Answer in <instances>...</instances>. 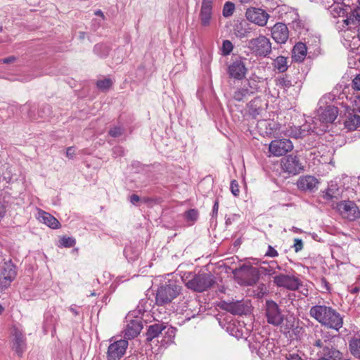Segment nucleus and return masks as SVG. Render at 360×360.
I'll return each mask as SVG.
<instances>
[{
    "mask_svg": "<svg viewBox=\"0 0 360 360\" xmlns=\"http://www.w3.org/2000/svg\"><path fill=\"white\" fill-rule=\"evenodd\" d=\"M315 338L310 342L311 350L319 358L317 360H340L342 353L334 347V338L328 332L322 330H316Z\"/></svg>",
    "mask_w": 360,
    "mask_h": 360,
    "instance_id": "f257e3e1",
    "label": "nucleus"
},
{
    "mask_svg": "<svg viewBox=\"0 0 360 360\" xmlns=\"http://www.w3.org/2000/svg\"><path fill=\"white\" fill-rule=\"evenodd\" d=\"M309 315L321 325L338 331L342 327V316L331 307L317 304L310 308Z\"/></svg>",
    "mask_w": 360,
    "mask_h": 360,
    "instance_id": "f03ea898",
    "label": "nucleus"
},
{
    "mask_svg": "<svg viewBox=\"0 0 360 360\" xmlns=\"http://www.w3.org/2000/svg\"><path fill=\"white\" fill-rule=\"evenodd\" d=\"M181 278L188 289L198 292L207 290L216 283L215 277L210 273L186 272Z\"/></svg>",
    "mask_w": 360,
    "mask_h": 360,
    "instance_id": "7ed1b4c3",
    "label": "nucleus"
},
{
    "mask_svg": "<svg viewBox=\"0 0 360 360\" xmlns=\"http://www.w3.org/2000/svg\"><path fill=\"white\" fill-rule=\"evenodd\" d=\"M338 114V108L334 105H327L324 108L320 107L318 110L319 124L314 122V126L310 127L311 132L319 134L326 131L327 129L326 124L332 123L336 119Z\"/></svg>",
    "mask_w": 360,
    "mask_h": 360,
    "instance_id": "20e7f679",
    "label": "nucleus"
},
{
    "mask_svg": "<svg viewBox=\"0 0 360 360\" xmlns=\"http://www.w3.org/2000/svg\"><path fill=\"white\" fill-rule=\"evenodd\" d=\"M181 292V286L175 282L169 281L160 286L156 292L155 302L158 305L163 306L169 304Z\"/></svg>",
    "mask_w": 360,
    "mask_h": 360,
    "instance_id": "39448f33",
    "label": "nucleus"
},
{
    "mask_svg": "<svg viewBox=\"0 0 360 360\" xmlns=\"http://www.w3.org/2000/svg\"><path fill=\"white\" fill-rule=\"evenodd\" d=\"M249 50L257 56L266 57L272 51L271 43L265 36L259 35L249 41Z\"/></svg>",
    "mask_w": 360,
    "mask_h": 360,
    "instance_id": "423d86ee",
    "label": "nucleus"
},
{
    "mask_svg": "<svg viewBox=\"0 0 360 360\" xmlns=\"http://www.w3.org/2000/svg\"><path fill=\"white\" fill-rule=\"evenodd\" d=\"M274 283L279 288L295 291L302 285L300 279L293 274H280L274 277Z\"/></svg>",
    "mask_w": 360,
    "mask_h": 360,
    "instance_id": "0eeeda50",
    "label": "nucleus"
},
{
    "mask_svg": "<svg viewBox=\"0 0 360 360\" xmlns=\"http://www.w3.org/2000/svg\"><path fill=\"white\" fill-rule=\"evenodd\" d=\"M17 275L16 266L11 259L5 262L0 268V290L10 286Z\"/></svg>",
    "mask_w": 360,
    "mask_h": 360,
    "instance_id": "6e6552de",
    "label": "nucleus"
},
{
    "mask_svg": "<svg viewBox=\"0 0 360 360\" xmlns=\"http://www.w3.org/2000/svg\"><path fill=\"white\" fill-rule=\"evenodd\" d=\"M282 170L290 175H297L304 169L300 158L293 154L285 156L281 160Z\"/></svg>",
    "mask_w": 360,
    "mask_h": 360,
    "instance_id": "1a4fd4ad",
    "label": "nucleus"
},
{
    "mask_svg": "<svg viewBox=\"0 0 360 360\" xmlns=\"http://www.w3.org/2000/svg\"><path fill=\"white\" fill-rule=\"evenodd\" d=\"M111 343L108 347L107 360H120L122 358L128 347V341L125 339H120L112 342V338L110 340Z\"/></svg>",
    "mask_w": 360,
    "mask_h": 360,
    "instance_id": "9d476101",
    "label": "nucleus"
},
{
    "mask_svg": "<svg viewBox=\"0 0 360 360\" xmlns=\"http://www.w3.org/2000/svg\"><path fill=\"white\" fill-rule=\"evenodd\" d=\"M337 209L342 217L349 220H354L359 217L360 212L354 202L343 200L338 203Z\"/></svg>",
    "mask_w": 360,
    "mask_h": 360,
    "instance_id": "9b49d317",
    "label": "nucleus"
},
{
    "mask_svg": "<svg viewBox=\"0 0 360 360\" xmlns=\"http://www.w3.org/2000/svg\"><path fill=\"white\" fill-rule=\"evenodd\" d=\"M293 144L290 140L287 139H276L272 141L269 146V151L274 156H282L291 151Z\"/></svg>",
    "mask_w": 360,
    "mask_h": 360,
    "instance_id": "f8f14e48",
    "label": "nucleus"
},
{
    "mask_svg": "<svg viewBox=\"0 0 360 360\" xmlns=\"http://www.w3.org/2000/svg\"><path fill=\"white\" fill-rule=\"evenodd\" d=\"M266 317L268 323L274 326H279L283 321L278 305L272 300L266 301Z\"/></svg>",
    "mask_w": 360,
    "mask_h": 360,
    "instance_id": "ddd939ff",
    "label": "nucleus"
},
{
    "mask_svg": "<svg viewBox=\"0 0 360 360\" xmlns=\"http://www.w3.org/2000/svg\"><path fill=\"white\" fill-rule=\"evenodd\" d=\"M219 307L234 315L246 314L248 305L243 300H236L232 302L221 301Z\"/></svg>",
    "mask_w": 360,
    "mask_h": 360,
    "instance_id": "4468645a",
    "label": "nucleus"
},
{
    "mask_svg": "<svg viewBox=\"0 0 360 360\" xmlns=\"http://www.w3.org/2000/svg\"><path fill=\"white\" fill-rule=\"evenodd\" d=\"M213 0H202L199 13L200 24L202 27L210 25L212 18Z\"/></svg>",
    "mask_w": 360,
    "mask_h": 360,
    "instance_id": "2eb2a0df",
    "label": "nucleus"
},
{
    "mask_svg": "<svg viewBox=\"0 0 360 360\" xmlns=\"http://www.w3.org/2000/svg\"><path fill=\"white\" fill-rule=\"evenodd\" d=\"M271 37L278 44H285L289 37L287 25L282 22L276 23L271 30Z\"/></svg>",
    "mask_w": 360,
    "mask_h": 360,
    "instance_id": "dca6fc26",
    "label": "nucleus"
},
{
    "mask_svg": "<svg viewBox=\"0 0 360 360\" xmlns=\"http://www.w3.org/2000/svg\"><path fill=\"white\" fill-rule=\"evenodd\" d=\"M269 15L261 8H249V21L263 27L266 25Z\"/></svg>",
    "mask_w": 360,
    "mask_h": 360,
    "instance_id": "f3484780",
    "label": "nucleus"
},
{
    "mask_svg": "<svg viewBox=\"0 0 360 360\" xmlns=\"http://www.w3.org/2000/svg\"><path fill=\"white\" fill-rule=\"evenodd\" d=\"M246 68L241 58H237L229 67V73L231 77L241 79L245 75Z\"/></svg>",
    "mask_w": 360,
    "mask_h": 360,
    "instance_id": "a211bd4d",
    "label": "nucleus"
},
{
    "mask_svg": "<svg viewBox=\"0 0 360 360\" xmlns=\"http://www.w3.org/2000/svg\"><path fill=\"white\" fill-rule=\"evenodd\" d=\"M143 328L141 321L136 318L129 321L124 330V338L127 339H133L136 337Z\"/></svg>",
    "mask_w": 360,
    "mask_h": 360,
    "instance_id": "6ab92c4d",
    "label": "nucleus"
},
{
    "mask_svg": "<svg viewBox=\"0 0 360 360\" xmlns=\"http://www.w3.org/2000/svg\"><path fill=\"white\" fill-rule=\"evenodd\" d=\"M295 18L290 23V27L295 32L298 37L302 39L306 40L305 35L308 32L307 23L300 18L297 13H293Z\"/></svg>",
    "mask_w": 360,
    "mask_h": 360,
    "instance_id": "aec40b11",
    "label": "nucleus"
},
{
    "mask_svg": "<svg viewBox=\"0 0 360 360\" xmlns=\"http://www.w3.org/2000/svg\"><path fill=\"white\" fill-rule=\"evenodd\" d=\"M277 124L273 121L262 120L257 122V129L259 133L263 136L273 135L277 129Z\"/></svg>",
    "mask_w": 360,
    "mask_h": 360,
    "instance_id": "412c9836",
    "label": "nucleus"
},
{
    "mask_svg": "<svg viewBox=\"0 0 360 360\" xmlns=\"http://www.w3.org/2000/svg\"><path fill=\"white\" fill-rule=\"evenodd\" d=\"M257 259H249V286L256 284L263 273L260 271V265L253 266V264H258Z\"/></svg>",
    "mask_w": 360,
    "mask_h": 360,
    "instance_id": "4be33fe9",
    "label": "nucleus"
},
{
    "mask_svg": "<svg viewBox=\"0 0 360 360\" xmlns=\"http://www.w3.org/2000/svg\"><path fill=\"white\" fill-rule=\"evenodd\" d=\"M309 42V41L305 43L298 42L294 46L292 55L294 61L300 63L304 60L307 52L306 44Z\"/></svg>",
    "mask_w": 360,
    "mask_h": 360,
    "instance_id": "5701e85b",
    "label": "nucleus"
},
{
    "mask_svg": "<svg viewBox=\"0 0 360 360\" xmlns=\"http://www.w3.org/2000/svg\"><path fill=\"white\" fill-rule=\"evenodd\" d=\"M235 280L240 285H248V266L243 264L233 270Z\"/></svg>",
    "mask_w": 360,
    "mask_h": 360,
    "instance_id": "b1692460",
    "label": "nucleus"
},
{
    "mask_svg": "<svg viewBox=\"0 0 360 360\" xmlns=\"http://www.w3.org/2000/svg\"><path fill=\"white\" fill-rule=\"evenodd\" d=\"M39 219L44 224L53 229H58L60 226V222L56 218L44 211L41 210L39 212Z\"/></svg>",
    "mask_w": 360,
    "mask_h": 360,
    "instance_id": "393cba45",
    "label": "nucleus"
},
{
    "mask_svg": "<svg viewBox=\"0 0 360 360\" xmlns=\"http://www.w3.org/2000/svg\"><path fill=\"white\" fill-rule=\"evenodd\" d=\"M165 328V323H155L148 326L147 330L146 340L151 341L154 338L159 336L160 334H162L164 329Z\"/></svg>",
    "mask_w": 360,
    "mask_h": 360,
    "instance_id": "a878e982",
    "label": "nucleus"
},
{
    "mask_svg": "<svg viewBox=\"0 0 360 360\" xmlns=\"http://www.w3.org/2000/svg\"><path fill=\"white\" fill-rule=\"evenodd\" d=\"M317 179L312 176H306L304 177L300 178L297 182V186L300 188L304 191H311L315 187H316L318 184Z\"/></svg>",
    "mask_w": 360,
    "mask_h": 360,
    "instance_id": "bb28decb",
    "label": "nucleus"
},
{
    "mask_svg": "<svg viewBox=\"0 0 360 360\" xmlns=\"http://www.w3.org/2000/svg\"><path fill=\"white\" fill-rule=\"evenodd\" d=\"M266 104L260 98V97H255L250 102L249 105V115L256 116L264 109V105Z\"/></svg>",
    "mask_w": 360,
    "mask_h": 360,
    "instance_id": "cd10ccee",
    "label": "nucleus"
},
{
    "mask_svg": "<svg viewBox=\"0 0 360 360\" xmlns=\"http://www.w3.org/2000/svg\"><path fill=\"white\" fill-rule=\"evenodd\" d=\"M26 344L23 335L20 333H15L13 342V349L15 352L21 356L25 350Z\"/></svg>",
    "mask_w": 360,
    "mask_h": 360,
    "instance_id": "c85d7f7f",
    "label": "nucleus"
},
{
    "mask_svg": "<svg viewBox=\"0 0 360 360\" xmlns=\"http://www.w3.org/2000/svg\"><path fill=\"white\" fill-rule=\"evenodd\" d=\"M311 132V130L308 129V125H304L302 127H295L288 130L287 134L291 137L299 139L305 136L308 133Z\"/></svg>",
    "mask_w": 360,
    "mask_h": 360,
    "instance_id": "c756f323",
    "label": "nucleus"
},
{
    "mask_svg": "<svg viewBox=\"0 0 360 360\" xmlns=\"http://www.w3.org/2000/svg\"><path fill=\"white\" fill-rule=\"evenodd\" d=\"M345 127L352 131L360 126V116L358 115L349 114L345 121Z\"/></svg>",
    "mask_w": 360,
    "mask_h": 360,
    "instance_id": "7c9ffc66",
    "label": "nucleus"
},
{
    "mask_svg": "<svg viewBox=\"0 0 360 360\" xmlns=\"http://www.w3.org/2000/svg\"><path fill=\"white\" fill-rule=\"evenodd\" d=\"M274 68L279 72H284L288 68V58L284 56H277L273 61Z\"/></svg>",
    "mask_w": 360,
    "mask_h": 360,
    "instance_id": "2f4dec72",
    "label": "nucleus"
},
{
    "mask_svg": "<svg viewBox=\"0 0 360 360\" xmlns=\"http://www.w3.org/2000/svg\"><path fill=\"white\" fill-rule=\"evenodd\" d=\"M252 288L249 289V292L251 291V295L257 298H262L266 295L268 292V289L265 284L259 283L258 285H252Z\"/></svg>",
    "mask_w": 360,
    "mask_h": 360,
    "instance_id": "473e14b6",
    "label": "nucleus"
},
{
    "mask_svg": "<svg viewBox=\"0 0 360 360\" xmlns=\"http://www.w3.org/2000/svg\"><path fill=\"white\" fill-rule=\"evenodd\" d=\"M264 81L262 77H251L249 79V94H253L263 87Z\"/></svg>",
    "mask_w": 360,
    "mask_h": 360,
    "instance_id": "72a5a7b5",
    "label": "nucleus"
},
{
    "mask_svg": "<svg viewBox=\"0 0 360 360\" xmlns=\"http://www.w3.org/2000/svg\"><path fill=\"white\" fill-rule=\"evenodd\" d=\"M275 84L278 88L283 89L284 92L292 86L291 80L287 75L277 77L275 79Z\"/></svg>",
    "mask_w": 360,
    "mask_h": 360,
    "instance_id": "f704fd0d",
    "label": "nucleus"
},
{
    "mask_svg": "<svg viewBox=\"0 0 360 360\" xmlns=\"http://www.w3.org/2000/svg\"><path fill=\"white\" fill-rule=\"evenodd\" d=\"M349 347L351 354L357 359H360V338H352L349 342Z\"/></svg>",
    "mask_w": 360,
    "mask_h": 360,
    "instance_id": "c9c22d12",
    "label": "nucleus"
},
{
    "mask_svg": "<svg viewBox=\"0 0 360 360\" xmlns=\"http://www.w3.org/2000/svg\"><path fill=\"white\" fill-rule=\"evenodd\" d=\"M247 25L245 20L235 25L234 33L237 37L242 39L246 37L248 33Z\"/></svg>",
    "mask_w": 360,
    "mask_h": 360,
    "instance_id": "e433bc0d",
    "label": "nucleus"
},
{
    "mask_svg": "<svg viewBox=\"0 0 360 360\" xmlns=\"http://www.w3.org/2000/svg\"><path fill=\"white\" fill-rule=\"evenodd\" d=\"M331 14L334 18L345 16L347 14V9L349 6H347L346 8H343V6L340 4H335L333 5L331 7Z\"/></svg>",
    "mask_w": 360,
    "mask_h": 360,
    "instance_id": "4c0bfd02",
    "label": "nucleus"
},
{
    "mask_svg": "<svg viewBox=\"0 0 360 360\" xmlns=\"http://www.w3.org/2000/svg\"><path fill=\"white\" fill-rule=\"evenodd\" d=\"M94 52L101 58H105L110 53V48L104 44H98L94 47Z\"/></svg>",
    "mask_w": 360,
    "mask_h": 360,
    "instance_id": "58836bf2",
    "label": "nucleus"
},
{
    "mask_svg": "<svg viewBox=\"0 0 360 360\" xmlns=\"http://www.w3.org/2000/svg\"><path fill=\"white\" fill-rule=\"evenodd\" d=\"M341 192V188H338L336 184L331 183L328 187L326 195L328 198H338Z\"/></svg>",
    "mask_w": 360,
    "mask_h": 360,
    "instance_id": "ea45409f",
    "label": "nucleus"
},
{
    "mask_svg": "<svg viewBox=\"0 0 360 360\" xmlns=\"http://www.w3.org/2000/svg\"><path fill=\"white\" fill-rule=\"evenodd\" d=\"M176 329L171 326L165 325V328L164 329L162 334H164L165 341L167 342H172L175 337Z\"/></svg>",
    "mask_w": 360,
    "mask_h": 360,
    "instance_id": "a19ab883",
    "label": "nucleus"
},
{
    "mask_svg": "<svg viewBox=\"0 0 360 360\" xmlns=\"http://www.w3.org/2000/svg\"><path fill=\"white\" fill-rule=\"evenodd\" d=\"M235 10V5L231 1H227L224 4L222 11L223 16L225 18H229L231 16Z\"/></svg>",
    "mask_w": 360,
    "mask_h": 360,
    "instance_id": "79ce46f5",
    "label": "nucleus"
},
{
    "mask_svg": "<svg viewBox=\"0 0 360 360\" xmlns=\"http://www.w3.org/2000/svg\"><path fill=\"white\" fill-rule=\"evenodd\" d=\"M112 85V80L110 79H108V78L98 80L96 82L97 87L102 91L108 90Z\"/></svg>",
    "mask_w": 360,
    "mask_h": 360,
    "instance_id": "37998d69",
    "label": "nucleus"
},
{
    "mask_svg": "<svg viewBox=\"0 0 360 360\" xmlns=\"http://www.w3.org/2000/svg\"><path fill=\"white\" fill-rule=\"evenodd\" d=\"M248 95V89L241 88L237 89L233 95V98L238 102L243 101Z\"/></svg>",
    "mask_w": 360,
    "mask_h": 360,
    "instance_id": "c03bdc74",
    "label": "nucleus"
},
{
    "mask_svg": "<svg viewBox=\"0 0 360 360\" xmlns=\"http://www.w3.org/2000/svg\"><path fill=\"white\" fill-rule=\"evenodd\" d=\"M60 245L65 248H72L75 243V239L72 237L63 236L60 240Z\"/></svg>",
    "mask_w": 360,
    "mask_h": 360,
    "instance_id": "a18cd8bd",
    "label": "nucleus"
},
{
    "mask_svg": "<svg viewBox=\"0 0 360 360\" xmlns=\"http://www.w3.org/2000/svg\"><path fill=\"white\" fill-rule=\"evenodd\" d=\"M184 216L188 221H195L198 218V211L195 209H190L184 213Z\"/></svg>",
    "mask_w": 360,
    "mask_h": 360,
    "instance_id": "49530a36",
    "label": "nucleus"
},
{
    "mask_svg": "<svg viewBox=\"0 0 360 360\" xmlns=\"http://www.w3.org/2000/svg\"><path fill=\"white\" fill-rule=\"evenodd\" d=\"M233 44L229 40H224L222 44V54L224 56L230 54L233 50Z\"/></svg>",
    "mask_w": 360,
    "mask_h": 360,
    "instance_id": "de8ad7c7",
    "label": "nucleus"
},
{
    "mask_svg": "<svg viewBox=\"0 0 360 360\" xmlns=\"http://www.w3.org/2000/svg\"><path fill=\"white\" fill-rule=\"evenodd\" d=\"M148 302H149L148 300L142 299L138 305L139 311H149L150 307L151 306L152 301H150L149 303H148Z\"/></svg>",
    "mask_w": 360,
    "mask_h": 360,
    "instance_id": "09e8293b",
    "label": "nucleus"
},
{
    "mask_svg": "<svg viewBox=\"0 0 360 360\" xmlns=\"http://www.w3.org/2000/svg\"><path fill=\"white\" fill-rule=\"evenodd\" d=\"M123 133V129L120 127H115L111 128L108 132L109 135L112 137L116 138L120 136Z\"/></svg>",
    "mask_w": 360,
    "mask_h": 360,
    "instance_id": "8fccbe9b",
    "label": "nucleus"
},
{
    "mask_svg": "<svg viewBox=\"0 0 360 360\" xmlns=\"http://www.w3.org/2000/svg\"><path fill=\"white\" fill-rule=\"evenodd\" d=\"M124 155V149L121 146H116L112 148V155L114 158L122 157Z\"/></svg>",
    "mask_w": 360,
    "mask_h": 360,
    "instance_id": "3c124183",
    "label": "nucleus"
},
{
    "mask_svg": "<svg viewBox=\"0 0 360 360\" xmlns=\"http://www.w3.org/2000/svg\"><path fill=\"white\" fill-rule=\"evenodd\" d=\"M230 189L233 195L238 196L239 195V185L236 180L231 181Z\"/></svg>",
    "mask_w": 360,
    "mask_h": 360,
    "instance_id": "603ef678",
    "label": "nucleus"
},
{
    "mask_svg": "<svg viewBox=\"0 0 360 360\" xmlns=\"http://www.w3.org/2000/svg\"><path fill=\"white\" fill-rule=\"evenodd\" d=\"M260 271L263 273V275H273L276 274L274 268L269 265L266 267L260 264Z\"/></svg>",
    "mask_w": 360,
    "mask_h": 360,
    "instance_id": "864d4df0",
    "label": "nucleus"
},
{
    "mask_svg": "<svg viewBox=\"0 0 360 360\" xmlns=\"http://www.w3.org/2000/svg\"><path fill=\"white\" fill-rule=\"evenodd\" d=\"M278 255V252L272 246L269 245L268 250L265 253V256L269 257H276Z\"/></svg>",
    "mask_w": 360,
    "mask_h": 360,
    "instance_id": "5fc2aeb1",
    "label": "nucleus"
},
{
    "mask_svg": "<svg viewBox=\"0 0 360 360\" xmlns=\"http://www.w3.org/2000/svg\"><path fill=\"white\" fill-rule=\"evenodd\" d=\"M293 248L296 252L300 251L303 248V243L301 239L295 238L294 240Z\"/></svg>",
    "mask_w": 360,
    "mask_h": 360,
    "instance_id": "6e6d98bb",
    "label": "nucleus"
},
{
    "mask_svg": "<svg viewBox=\"0 0 360 360\" xmlns=\"http://www.w3.org/2000/svg\"><path fill=\"white\" fill-rule=\"evenodd\" d=\"M218 210H219V200H218V198H217L214 200V205H213V207H212V213H211L212 219H214V218L217 217V213H218Z\"/></svg>",
    "mask_w": 360,
    "mask_h": 360,
    "instance_id": "4d7b16f0",
    "label": "nucleus"
},
{
    "mask_svg": "<svg viewBox=\"0 0 360 360\" xmlns=\"http://www.w3.org/2000/svg\"><path fill=\"white\" fill-rule=\"evenodd\" d=\"M352 16H353V18H352V16H350L349 18H347V19H345L344 20L345 24H346L347 25H348L350 23L354 24L356 20H357V21L360 20V16L358 14L355 15L354 13H353Z\"/></svg>",
    "mask_w": 360,
    "mask_h": 360,
    "instance_id": "13d9d810",
    "label": "nucleus"
},
{
    "mask_svg": "<svg viewBox=\"0 0 360 360\" xmlns=\"http://www.w3.org/2000/svg\"><path fill=\"white\" fill-rule=\"evenodd\" d=\"M353 89L360 91V74L356 75L352 81Z\"/></svg>",
    "mask_w": 360,
    "mask_h": 360,
    "instance_id": "bf43d9fd",
    "label": "nucleus"
},
{
    "mask_svg": "<svg viewBox=\"0 0 360 360\" xmlns=\"http://www.w3.org/2000/svg\"><path fill=\"white\" fill-rule=\"evenodd\" d=\"M6 212L5 202L0 199V221L4 217Z\"/></svg>",
    "mask_w": 360,
    "mask_h": 360,
    "instance_id": "052dcab7",
    "label": "nucleus"
},
{
    "mask_svg": "<svg viewBox=\"0 0 360 360\" xmlns=\"http://www.w3.org/2000/svg\"><path fill=\"white\" fill-rule=\"evenodd\" d=\"M141 200L140 197L136 194H132L129 197V201L131 204L137 205L138 202Z\"/></svg>",
    "mask_w": 360,
    "mask_h": 360,
    "instance_id": "680f3d73",
    "label": "nucleus"
},
{
    "mask_svg": "<svg viewBox=\"0 0 360 360\" xmlns=\"http://www.w3.org/2000/svg\"><path fill=\"white\" fill-rule=\"evenodd\" d=\"M286 360H302V359L299 356V354L293 353L287 355Z\"/></svg>",
    "mask_w": 360,
    "mask_h": 360,
    "instance_id": "e2e57ef3",
    "label": "nucleus"
},
{
    "mask_svg": "<svg viewBox=\"0 0 360 360\" xmlns=\"http://www.w3.org/2000/svg\"><path fill=\"white\" fill-rule=\"evenodd\" d=\"M15 60H16V57L11 56L1 59V62L3 63L8 64V63H13Z\"/></svg>",
    "mask_w": 360,
    "mask_h": 360,
    "instance_id": "0e129e2a",
    "label": "nucleus"
},
{
    "mask_svg": "<svg viewBox=\"0 0 360 360\" xmlns=\"http://www.w3.org/2000/svg\"><path fill=\"white\" fill-rule=\"evenodd\" d=\"M66 155L68 158L72 159L75 156V149L73 147H68L66 150Z\"/></svg>",
    "mask_w": 360,
    "mask_h": 360,
    "instance_id": "69168bd1",
    "label": "nucleus"
},
{
    "mask_svg": "<svg viewBox=\"0 0 360 360\" xmlns=\"http://www.w3.org/2000/svg\"><path fill=\"white\" fill-rule=\"evenodd\" d=\"M69 310L75 315L78 316L79 314V311L77 309V307L75 304H72L69 307Z\"/></svg>",
    "mask_w": 360,
    "mask_h": 360,
    "instance_id": "338daca9",
    "label": "nucleus"
},
{
    "mask_svg": "<svg viewBox=\"0 0 360 360\" xmlns=\"http://www.w3.org/2000/svg\"><path fill=\"white\" fill-rule=\"evenodd\" d=\"M236 1L240 3V4L243 6V10L245 11V16L248 18V8L245 7V4L248 3V0H236Z\"/></svg>",
    "mask_w": 360,
    "mask_h": 360,
    "instance_id": "774afa93",
    "label": "nucleus"
}]
</instances>
